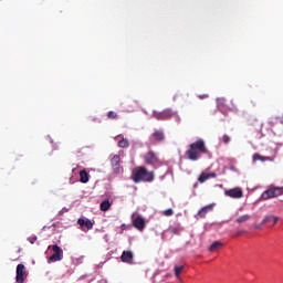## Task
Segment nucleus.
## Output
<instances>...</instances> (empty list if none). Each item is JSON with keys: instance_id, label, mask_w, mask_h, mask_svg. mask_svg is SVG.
I'll use <instances>...</instances> for the list:
<instances>
[{"instance_id": "27", "label": "nucleus", "mask_w": 283, "mask_h": 283, "mask_svg": "<svg viewBox=\"0 0 283 283\" xmlns=\"http://www.w3.org/2000/svg\"><path fill=\"white\" fill-rule=\"evenodd\" d=\"M172 213H174L172 209H167L164 211V216H167V217L171 216Z\"/></svg>"}, {"instance_id": "6", "label": "nucleus", "mask_w": 283, "mask_h": 283, "mask_svg": "<svg viewBox=\"0 0 283 283\" xmlns=\"http://www.w3.org/2000/svg\"><path fill=\"white\" fill-rule=\"evenodd\" d=\"M224 196H227L228 198L240 200V198H244V192L242 191V188L235 187V188L226 190Z\"/></svg>"}, {"instance_id": "24", "label": "nucleus", "mask_w": 283, "mask_h": 283, "mask_svg": "<svg viewBox=\"0 0 283 283\" xmlns=\"http://www.w3.org/2000/svg\"><path fill=\"white\" fill-rule=\"evenodd\" d=\"M107 118H109L111 120H114V119L118 118V113H116L114 111H109L107 113Z\"/></svg>"}, {"instance_id": "10", "label": "nucleus", "mask_w": 283, "mask_h": 283, "mask_svg": "<svg viewBox=\"0 0 283 283\" xmlns=\"http://www.w3.org/2000/svg\"><path fill=\"white\" fill-rule=\"evenodd\" d=\"M120 260L126 264H134V253L132 251H124L122 253Z\"/></svg>"}, {"instance_id": "3", "label": "nucleus", "mask_w": 283, "mask_h": 283, "mask_svg": "<svg viewBox=\"0 0 283 283\" xmlns=\"http://www.w3.org/2000/svg\"><path fill=\"white\" fill-rule=\"evenodd\" d=\"M153 118H156V120H169V118H176L177 123H180V116L177 112L171 111V108L161 112L154 111Z\"/></svg>"}, {"instance_id": "1", "label": "nucleus", "mask_w": 283, "mask_h": 283, "mask_svg": "<svg viewBox=\"0 0 283 283\" xmlns=\"http://www.w3.org/2000/svg\"><path fill=\"white\" fill-rule=\"evenodd\" d=\"M202 154H209V149L207 148V143H205V139L199 138L188 146L185 156L188 158V160L196 161L200 160Z\"/></svg>"}, {"instance_id": "13", "label": "nucleus", "mask_w": 283, "mask_h": 283, "mask_svg": "<svg viewBox=\"0 0 283 283\" xmlns=\"http://www.w3.org/2000/svg\"><path fill=\"white\" fill-rule=\"evenodd\" d=\"M211 211H213V203H210V205L205 206L203 208H201V209L198 211L197 216H198L199 218H206V217H207V213H209V212H211Z\"/></svg>"}, {"instance_id": "4", "label": "nucleus", "mask_w": 283, "mask_h": 283, "mask_svg": "<svg viewBox=\"0 0 283 283\" xmlns=\"http://www.w3.org/2000/svg\"><path fill=\"white\" fill-rule=\"evenodd\" d=\"M283 188L282 187H271L268 190L263 191L261 195L262 200H270V198H277L282 196Z\"/></svg>"}, {"instance_id": "17", "label": "nucleus", "mask_w": 283, "mask_h": 283, "mask_svg": "<svg viewBox=\"0 0 283 283\" xmlns=\"http://www.w3.org/2000/svg\"><path fill=\"white\" fill-rule=\"evenodd\" d=\"M279 220H280V218H277L275 216H268L262 220V224H266L268 222H272L273 227H275V224H277Z\"/></svg>"}, {"instance_id": "16", "label": "nucleus", "mask_w": 283, "mask_h": 283, "mask_svg": "<svg viewBox=\"0 0 283 283\" xmlns=\"http://www.w3.org/2000/svg\"><path fill=\"white\" fill-rule=\"evenodd\" d=\"M80 182H83V185L90 182V172L87 170L80 171Z\"/></svg>"}, {"instance_id": "30", "label": "nucleus", "mask_w": 283, "mask_h": 283, "mask_svg": "<svg viewBox=\"0 0 283 283\" xmlns=\"http://www.w3.org/2000/svg\"><path fill=\"white\" fill-rule=\"evenodd\" d=\"M198 96H199V98H201V99H205V98H208V97H209V95H207V94L198 95Z\"/></svg>"}, {"instance_id": "11", "label": "nucleus", "mask_w": 283, "mask_h": 283, "mask_svg": "<svg viewBox=\"0 0 283 283\" xmlns=\"http://www.w3.org/2000/svg\"><path fill=\"white\" fill-rule=\"evenodd\" d=\"M77 224L82 228V229H87V231H90L91 229H94V223H92V220L90 219H83L80 218L77 220Z\"/></svg>"}, {"instance_id": "12", "label": "nucleus", "mask_w": 283, "mask_h": 283, "mask_svg": "<svg viewBox=\"0 0 283 283\" xmlns=\"http://www.w3.org/2000/svg\"><path fill=\"white\" fill-rule=\"evenodd\" d=\"M111 165H112L115 174H118V171H120V156L119 155H115L111 159Z\"/></svg>"}, {"instance_id": "2", "label": "nucleus", "mask_w": 283, "mask_h": 283, "mask_svg": "<svg viewBox=\"0 0 283 283\" xmlns=\"http://www.w3.org/2000/svg\"><path fill=\"white\" fill-rule=\"evenodd\" d=\"M134 182H153L154 172H149L147 168L139 167L132 176Z\"/></svg>"}, {"instance_id": "19", "label": "nucleus", "mask_w": 283, "mask_h": 283, "mask_svg": "<svg viewBox=\"0 0 283 283\" xmlns=\"http://www.w3.org/2000/svg\"><path fill=\"white\" fill-rule=\"evenodd\" d=\"M109 207H112V203L109 202V200H104L99 205L101 211H109Z\"/></svg>"}, {"instance_id": "14", "label": "nucleus", "mask_w": 283, "mask_h": 283, "mask_svg": "<svg viewBox=\"0 0 283 283\" xmlns=\"http://www.w3.org/2000/svg\"><path fill=\"white\" fill-rule=\"evenodd\" d=\"M151 138L157 143H163L165 140V132L163 130H155L151 135Z\"/></svg>"}, {"instance_id": "21", "label": "nucleus", "mask_w": 283, "mask_h": 283, "mask_svg": "<svg viewBox=\"0 0 283 283\" xmlns=\"http://www.w3.org/2000/svg\"><path fill=\"white\" fill-rule=\"evenodd\" d=\"M182 271H185L184 265L175 266V275H176L177 280H181L180 275H181Z\"/></svg>"}, {"instance_id": "31", "label": "nucleus", "mask_w": 283, "mask_h": 283, "mask_svg": "<svg viewBox=\"0 0 283 283\" xmlns=\"http://www.w3.org/2000/svg\"><path fill=\"white\" fill-rule=\"evenodd\" d=\"M256 229H260V226H256Z\"/></svg>"}, {"instance_id": "22", "label": "nucleus", "mask_w": 283, "mask_h": 283, "mask_svg": "<svg viewBox=\"0 0 283 283\" xmlns=\"http://www.w3.org/2000/svg\"><path fill=\"white\" fill-rule=\"evenodd\" d=\"M118 147H120L122 149H127V147H129V139L123 138L122 140H119Z\"/></svg>"}, {"instance_id": "5", "label": "nucleus", "mask_w": 283, "mask_h": 283, "mask_svg": "<svg viewBox=\"0 0 283 283\" xmlns=\"http://www.w3.org/2000/svg\"><path fill=\"white\" fill-rule=\"evenodd\" d=\"M144 160L146 165H151L153 167L156 165H160V159L158 158V154L154 153V150H149L145 155Z\"/></svg>"}, {"instance_id": "26", "label": "nucleus", "mask_w": 283, "mask_h": 283, "mask_svg": "<svg viewBox=\"0 0 283 283\" xmlns=\"http://www.w3.org/2000/svg\"><path fill=\"white\" fill-rule=\"evenodd\" d=\"M222 143H224V145H229V143H231V137H229V135H223Z\"/></svg>"}, {"instance_id": "23", "label": "nucleus", "mask_w": 283, "mask_h": 283, "mask_svg": "<svg viewBox=\"0 0 283 283\" xmlns=\"http://www.w3.org/2000/svg\"><path fill=\"white\" fill-rule=\"evenodd\" d=\"M199 182H207V180H209V172H202L199 178H198Z\"/></svg>"}, {"instance_id": "20", "label": "nucleus", "mask_w": 283, "mask_h": 283, "mask_svg": "<svg viewBox=\"0 0 283 283\" xmlns=\"http://www.w3.org/2000/svg\"><path fill=\"white\" fill-rule=\"evenodd\" d=\"M249 220H251V214H243V216L237 218L238 224H242L244 222H249Z\"/></svg>"}, {"instance_id": "8", "label": "nucleus", "mask_w": 283, "mask_h": 283, "mask_svg": "<svg viewBox=\"0 0 283 283\" xmlns=\"http://www.w3.org/2000/svg\"><path fill=\"white\" fill-rule=\"evenodd\" d=\"M15 282L18 283L25 282V265H23V263H20L17 265Z\"/></svg>"}, {"instance_id": "7", "label": "nucleus", "mask_w": 283, "mask_h": 283, "mask_svg": "<svg viewBox=\"0 0 283 283\" xmlns=\"http://www.w3.org/2000/svg\"><path fill=\"white\" fill-rule=\"evenodd\" d=\"M53 254L50 256L51 262H60V260H63V250L57 244L52 247Z\"/></svg>"}, {"instance_id": "15", "label": "nucleus", "mask_w": 283, "mask_h": 283, "mask_svg": "<svg viewBox=\"0 0 283 283\" xmlns=\"http://www.w3.org/2000/svg\"><path fill=\"white\" fill-rule=\"evenodd\" d=\"M252 158L254 163H258V160H261V163H266V161L273 163V157H264L260 154H254Z\"/></svg>"}, {"instance_id": "9", "label": "nucleus", "mask_w": 283, "mask_h": 283, "mask_svg": "<svg viewBox=\"0 0 283 283\" xmlns=\"http://www.w3.org/2000/svg\"><path fill=\"white\" fill-rule=\"evenodd\" d=\"M146 224L147 223L145 222V219H143V217H136L135 219H133V227H135V229H138V231H144Z\"/></svg>"}, {"instance_id": "28", "label": "nucleus", "mask_w": 283, "mask_h": 283, "mask_svg": "<svg viewBox=\"0 0 283 283\" xmlns=\"http://www.w3.org/2000/svg\"><path fill=\"white\" fill-rule=\"evenodd\" d=\"M136 107H138V102H133V106H132V109H129V112H134Z\"/></svg>"}, {"instance_id": "29", "label": "nucleus", "mask_w": 283, "mask_h": 283, "mask_svg": "<svg viewBox=\"0 0 283 283\" xmlns=\"http://www.w3.org/2000/svg\"><path fill=\"white\" fill-rule=\"evenodd\" d=\"M208 176H209V178H217V174L216 172H208Z\"/></svg>"}, {"instance_id": "18", "label": "nucleus", "mask_w": 283, "mask_h": 283, "mask_svg": "<svg viewBox=\"0 0 283 283\" xmlns=\"http://www.w3.org/2000/svg\"><path fill=\"white\" fill-rule=\"evenodd\" d=\"M224 247L223 242L220 241H214L210 247H209V251L213 252V251H219V249H222Z\"/></svg>"}, {"instance_id": "25", "label": "nucleus", "mask_w": 283, "mask_h": 283, "mask_svg": "<svg viewBox=\"0 0 283 283\" xmlns=\"http://www.w3.org/2000/svg\"><path fill=\"white\" fill-rule=\"evenodd\" d=\"M181 229L178 227L175 228H170V233H172V235H178V233H180Z\"/></svg>"}]
</instances>
